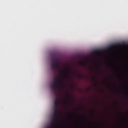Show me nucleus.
<instances>
[{
	"mask_svg": "<svg viewBox=\"0 0 128 128\" xmlns=\"http://www.w3.org/2000/svg\"><path fill=\"white\" fill-rule=\"evenodd\" d=\"M93 79H94V80H95V78H94Z\"/></svg>",
	"mask_w": 128,
	"mask_h": 128,
	"instance_id": "11",
	"label": "nucleus"
},
{
	"mask_svg": "<svg viewBox=\"0 0 128 128\" xmlns=\"http://www.w3.org/2000/svg\"><path fill=\"white\" fill-rule=\"evenodd\" d=\"M100 91H101V92H103V90H100Z\"/></svg>",
	"mask_w": 128,
	"mask_h": 128,
	"instance_id": "12",
	"label": "nucleus"
},
{
	"mask_svg": "<svg viewBox=\"0 0 128 128\" xmlns=\"http://www.w3.org/2000/svg\"><path fill=\"white\" fill-rule=\"evenodd\" d=\"M61 74H64V72H61Z\"/></svg>",
	"mask_w": 128,
	"mask_h": 128,
	"instance_id": "9",
	"label": "nucleus"
},
{
	"mask_svg": "<svg viewBox=\"0 0 128 128\" xmlns=\"http://www.w3.org/2000/svg\"><path fill=\"white\" fill-rule=\"evenodd\" d=\"M122 128H128V126L122 124Z\"/></svg>",
	"mask_w": 128,
	"mask_h": 128,
	"instance_id": "5",
	"label": "nucleus"
},
{
	"mask_svg": "<svg viewBox=\"0 0 128 128\" xmlns=\"http://www.w3.org/2000/svg\"><path fill=\"white\" fill-rule=\"evenodd\" d=\"M90 70H92V68H90Z\"/></svg>",
	"mask_w": 128,
	"mask_h": 128,
	"instance_id": "13",
	"label": "nucleus"
},
{
	"mask_svg": "<svg viewBox=\"0 0 128 128\" xmlns=\"http://www.w3.org/2000/svg\"><path fill=\"white\" fill-rule=\"evenodd\" d=\"M51 70L56 72V70H59V61L58 58H56V56L54 54L51 55Z\"/></svg>",
	"mask_w": 128,
	"mask_h": 128,
	"instance_id": "2",
	"label": "nucleus"
},
{
	"mask_svg": "<svg viewBox=\"0 0 128 128\" xmlns=\"http://www.w3.org/2000/svg\"><path fill=\"white\" fill-rule=\"evenodd\" d=\"M64 103H66V104L69 102V99H68L66 100H64Z\"/></svg>",
	"mask_w": 128,
	"mask_h": 128,
	"instance_id": "6",
	"label": "nucleus"
},
{
	"mask_svg": "<svg viewBox=\"0 0 128 128\" xmlns=\"http://www.w3.org/2000/svg\"><path fill=\"white\" fill-rule=\"evenodd\" d=\"M80 66H85L86 65V63L84 62H80Z\"/></svg>",
	"mask_w": 128,
	"mask_h": 128,
	"instance_id": "4",
	"label": "nucleus"
},
{
	"mask_svg": "<svg viewBox=\"0 0 128 128\" xmlns=\"http://www.w3.org/2000/svg\"><path fill=\"white\" fill-rule=\"evenodd\" d=\"M78 76L80 78H82V74H78Z\"/></svg>",
	"mask_w": 128,
	"mask_h": 128,
	"instance_id": "7",
	"label": "nucleus"
},
{
	"mask_svg": "<svg viewBox=\"0 0 128 128\" xmlns=\"http://www.w3.org/2000/svg\"><path fill=\"white\" fill-rule=\"evenodd\" d=\"M94 52H96V50H95Z\"/></svg>",
	"mask_w": 128,
	"mask_h": 128,
	"instance_id": "17",
	"label": "nucleus"
},
{
	"mask_svg": "<svg viewBox=\"0 0 128 128\" xmlns=\"http://www.w3.org/2000/svg\"><path fill=\"white\" fill-rule=\"evenodd\" d=\"M66 98H69V96H67V95H66Z\"/></svg>",
	"mask_w": 128,
	"mask_h": 128,
	"instance_id": "8",
	"label": "nucleus"
},
{
	"mask_svg": "<svg viewBox=\"0 0 128 128\" xmlns=\"http://www.w3.org/2000/svg\"><path fill=\"white\" fill-rule=\"evenodd\" d=\"M63 86H64V84L62 83V79H60L54 75V80L53 83H51V85H50L51 90H53L54 94L56 95V90H60Z\"/></svg>",
	"mask_w": 128,
	"mask_h": 128,
	"instance_id": "1",
	"label": "nucleus"
},
{
	"mask_svg": "<svg viewBox=\"0 0 128 128\" xmlns=\"http://www.w3.org/2000/svg\"><path fill=\"white\" fill-rule=\"evenodd\" d=\"M66 73L68 74V76H66V78L68 79H70V76H69V72H70V67L68 66L66 67Z\"/></svg>",
	"mask_w": 128,
	"mask_h": 128,
	"instance_id": "3",
	"label": "nucleus"
},
{
	"mask_svg": "<svg viewBox=\"0 0 128 128\" xmlns=\"http://www.w3.org/2000/svg\"><path fill=\"white\" fill-rule=\"evenodd\" d=\"M109 47H110V48H111V46H109Z\"/></svg>",
	"mask_w": 128,
	"mask_h": 128,
	"instance_id": "16",
	"label": "nucleus"
},
{
	"mask_svg": "<svg viewBox=\"0 0 128 128\" xmlns=\"http://www.w3.org/2000/svg\"><path fill=\"white\" fill-rule=\"evenodd\" d=\"M95 84L98 85V84Z\"/></svg>",
	"mask_w": 128,
	"mask_h": 128,
	"instance_id": "14",
	"label": "nucleus"
},
{
	"mask_svg": "<svg viewBox=\"0 0 128 128\" xmlns=\"http://www.w3.org/2000/svg\"><path fill=\"white\" fill-rule=\"evenodd\" d=\"M82 116L84 117V115H82Z\"/></svg>",
	"mask_w": 128,
	"mask_h": 128,
	"instance_id": "10",
	"label": "nucleus"
},
{
	"mask_svg": "<svg viewBox=\"0 0 128 128\" xmlns=\"http://www.w3.org/2000/svg\"><path fill=\"white\" fill-rule=\"evenodd\" d=\"M94 112H92V113H93V114H94Z\"/></svg>",
	"mask_w": 128,
	"mask_h": 128,
	"instance_id": "15",
	"label": "nucleus"
}]
</instances>
